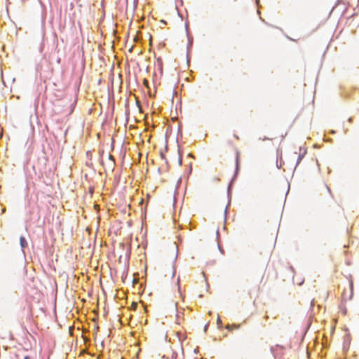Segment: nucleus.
Listing matches in <instances>:
<instances>
[{
  "mask_svg": "<svg viewBox=\"0 0 359 359\" xmlns=\"http://www.w3.org/2000/svg\"><path fill=\"white\" fill-rule=\"evenodd\" d=\"M239 156H240L239 151H236L235 172H234V175H233L231 182H229V184L228 185L227 195H228V198H229V204H228V205L225 208V212L227 211L228 207H229V205L230 204L231 195V187H232L233 182L236 179V177H237V176L238 175L239 170H240Z\"/></svg>",
  "mask_w": 359,
  "mask_h": 359,
  "instance_id": "nucleus-1",
  "label": "nucleus"
},
{
  "mask_svg": "<svg viewBox=\"0 0 359 359\" xmlns=\"http://www.w3.org/2000/svg\"><path fill=\"white\" fill-rule=\"evenodd\" d=\"M270 351L275 359H278L285 355V348L281 345L276 344V346H271Z\"/></svg>",
  "mask_w": 359,
  "mask_h": 359,
  "instance_id": "nucleus-2",
  "label": "nucleus"
},
{
  "mask_svg": "<svg viewBox=\"0 0 359 359\" xmlns=\"http://www.w3.org/2000/svg\"><path fill=\"white\" fill-rule=\"evenodd\" d=\"M186 26V31H187V37H188V45H187V59L189 60V52L193 45V37L189 36V25H188V23H186L185 25Z\"/></svg>",
  "mask_w": 359,
  "mask_h": 359,
  "instance_id": "nucleus-3",
  "label": "nucleus"
},
{
  "mask_svg": "<svg viewBox=\"0 0 359 359\" xmlns=\"http://www.w3.org/2000/svg\"><path fill=\"white\" fill-rule=\"evenodd\" d=\"M20 245L22 249L23 254L25 255V249L27 247V242L26 238L24 236H20Z\"/></svg>",
  "mask_w": 359,
  "mask_h": 359,
  "instance_id": "nucleus-4",
  "label": "nucleus"
},
{
  "mask_svg": "<svg viewBox=\"0 0 359 359\" xmlns=\"http://www.w3.org/2000/svg\"><path fill=\"white\" fill-rule=\"evenodd\" d=\"M302 150V147H299V151L301 152ZM303 152L302 153H300L299 156H298V158H297V164H296V167L298 165V164H299V163L301 162V161L303 159V158L304 157L305 154H306V149H303Z\"/></svg>",
  "mask_w": 359,
  "mask_h": 359,
  "instance_id": "nucleus-5",
  "label": "nucleus"
},
{
  "mask_svg": "<svg viewBox=\"0 0 359 359\" xmlns=\"http://www.w3.org/2000/svg\"><path fill=\"white\" fill-rule=\"evenodd\" d=\"M239 327H240V325H236V324H233V325L228 324L226 325V329L229 331H232L234 329L238 330V329H239Z\"/></svg>",
  "mask_w": 359,
  "mask_h": 359,
  "instance_id": "nucleus-6",
  "label": "nucleus"
},
{
  "mask_svg": "<svg viewBox=\"0 0 359 359\" xmlns=\"http://www.w3.org/2000/svg\"><path fill=\"white\" fill-rule=\"evenodd\" d=\"M217 324L218 328H222V326H223L222 321V320H221L219 316L217 317Z\"/></svg>",
  "mask_w": 359,
  "mask_h": 359,
  "instance_id": "nucleus-7",
  "label": "nucleus"
},
{
  "mask_svg": "<svg viewBox=\"0 0 359 359\" xmlns=\"http://www.w3.org/2000/svg\"><path fill=\"white\" fill-rule=\"evenodd\" d=\"M178 152H179V161H178V163H179V165H181L182 163V154H181L180 150L178 151Z\"/></svg>",
  "mask_w": 359,
  "mask_h": 359,
  "instance_id": "nucleus-8",
  "label": "nucleus"
},
{
  "mask_svg": "<svg viewBox=\"0 0 359 359\" xmlns=\"http://www.w3.org/2000/svg\"><path fill=\"white\" fill-rule=\"evenodd\" d=\"M24 359H36V355H25Z\"/></svg>",
  "mask_w": 359,
  "mask_h": 359,
  "instance_id": "nucleus-9",
  "label": "nucleus"
},
{
  "mask_svg": "<svg viewBox=\"0 0 359 359\" xmlns=\"http://www.w3.org/2000/svg\"><path fill=\"white\" fill-rule=\"evenodd\" d=\"M177 357V354L176 353H172V358L170 359H176Z\"/></svg>",
  "mask_w": 359,
  "mask_h": 359,
  "instance_id": "nucleus-10",
  "label": "nucleus"
},
{
  "mask_svg": "<svg viewBox=\"0 0 359 359\" xmlns=\"http://www.w3.org/2000/svg\"><path fill=\"white\" fill-rule=\"evenodd\" d=\"M176 320H177V323L178 324H180V315H179V313H177V314L176 315Z\"/></svg>",
  "mask_w": 359,
  "mask_h": 359,
  "instance_id": "nucleus-11",
  "label": "nucleus"
},
{
  "mask_svg": "<svg viewBox=\"0 0 359 359\" xmlns=\"http://www.w3.org/2000/svg\"><path fill=\"white\" fill-rule=\"evenodd\" d=\"M43 49V43H41V44H40V46H39V52H40V53H42Z\"/></svg>",
  "mask_w": 359,
  "mask_h": 359,
  "instance_id": "nucleus-12",
  "label": "nucleus"
},
{
  "mask_svg": "<svg viewBox=\"0 0 359 359\" xmlns=\"http://www.w3.org/2000/svg\"><path fill=\"white\" fill-rule=\"evenodd\" d=\"M348 132V128H345V126H344V134H347Z\"/></svg>",
  "mask_w": 359,
  "mask_h": 359,
  "instance_id": "nucleus-13",
  "label": "nucleus"
},
{
  "mask_svg": "<svg viewBox=\"0 0 359 359\" xmlns=\"http://www.w3.org/2000/svg\"><path fill=\"white\" fill-rule=\"evenodd\" d=\"M348 123H351L353 122V118L352 117H349L347 120Z\"/></svg>",
  "mask_w": 359,
  "mask_h": 359,
  "instance_id": "nucleus-14",
  "label": "nucleus"
},
{
  "mask_svg": "<svg viewBox=\"0 0 359 359\" xmlns=\"http://www.w3.org/2000/svg\"><path fill=\"white\" fill-rule=\"evenodd\" d=\"M109 158L110 160H111L112 161H114H114H115L114 157L112 155H109Z\"/></svg>",
  "mask_w": 359,
  "mask_h": 359,
  "instance_id": "nucleus-15",
  "label": "nucleus"
},
{
  "mask_svg": "<svg viewBox=\"0 0 359 359\" xmlns=\"http://www.w3.org/2000/svg\"><path fill=\"white\" fill-rule=\"evenodd\" d=\"M278 359H288V358L286 356V354L280 358H278Z\"/></svg>",
  "mask_w": 359,
  "mask_h": 359,
  "instance_id": "nucleus-16",
  "label": "nucleus"
},
{
  "mask_svg": "<svg viewBox=\"0 0 359 359\" xmlns=\"http://www.w3.org/2000/svg\"><path fill=\"white\" fill-rule=\"evenodd\" d=\"M175 272H176V269H175V266H173V273H172V276H175Z\"/></svg>",
  "mask_w": 359,
  "mask_h": 359,
  "instance_id": "nucleus-17",
  "label": "nucleus"
},
{
  "mask_svg": "<svg viewBox=\"0 0 359 359\" xmlns=\"http://www.w3.org/2000/svg\"><path fill=\"white\" fill-rule=\"evenodd\" d=\"M188 156L190 157V158H194V155L191 153H189L188 154Z\"/></svg>",
  "mask_w": 359,
  "mask_h": 359,
  "instance_id": "nucleus-18",
  "label": "nucleus"
},
{
  "mask_svg": "<svg viewBox=\"0 0 359 359\" xmlns=\"http://www.w3.org/2000/svg\"><path fill=\"white\" fill-rule=\"evenodd\" d=\"M208 326V325L207 324V325L204 327V332H206V331H207Z\"/></svg>",
  "mask_w": 359,
  "mask_h": 359,
  "instance_id": "nucleus-19",
  "label": "nucleus"
},
{
  "mask_svg": "<svg viewBox=\"0 0 359 359\" xmlns=\"http://www.w3.org/2000/svg\"><path fill=\"white\" fill-rule=\"evenodd\" d=\"M330 133H331V134H335V133H336V131L332 130H331V131H330Z\"/></svg>",
  "mask_w": 359,
  "mask_h": 359,
  "instance_id": "nucleus-20",
  "label": "nucleus"
},
{
  "mask_svg": "<svg viewBox=\"0 0 359 359\" xmlns=\"http://www.w3.org/2000/svg\"><path fill=\"white\" fill-rule=\"evenodd\" d=\"M161 156L162 158H165V155L163 153H161Z\"/></svg>",
  "mask_w": 359,
  "mask_h": 359,
  "instance_id": "nucleus-21",
  "label": "nucleus"
},
{
  "mask_svg": "<svg viewBox=\"0 0 359 359\" xmlns=\"http://www.w3.org/2000/svg\"><path fill=\"white\" fill-rule=\"evenodd\" d=\"M219 248L220 252H221L222 254H224V250H223L222 248H220V247H219Z\"/></svg>",
  "mask_w": 359,
  "mask_h": 359,
  "instance_id": "nucleus-22",
  "label": "nucleus"
},
{
  "mask_svg": "<svg viewBox=\"0 0 359 359\" xmlns=\"http://www.w3.org/2000/svg\"><path fill=\"white\" fill-rule=\"evenodd\" d=\"M177 284H178V287H180V278H178V279H177Z\"/></svg>",
  "mask_w": 359,
  "mask_h": 359,
  "instance_id": "nucleus-23",
  "label": "nucleus"
},
{
  "mask_svg": "<svg viewBox=\"0 0 359 359\" xmlns=\"http://www.w3.org/2000/svg\"><path fill=\"white\" fill-rule=\"evenodd\" d=\"M346 313V309L343 310V314L345 315Z\"/></svg>",
  "mask_w": 359,
  "mask_h": 359,
  "instance_id": "nucleus-24",
  "label": "nucleus"
},
{
  "mask_svg": "<svg viewBox=\"0 0 359 359\" xmlns=\"http://www.w3.org/2000/svg\"><path fill=\"white\" fill-rule=\"evenodd\" d=\"M192 171L191 167L189 169V173Z\"/></svg>",
  "mask_w": 359,
  "mask_h": 359,
  "instance_id": "nucleus-25",
  "label": "nucleus"
},
{
  "mask_svg": "<svg viewBox=\"0 0 359 359\" xmlns=\"http://www.w3.org/2000/svg\"><path fill=\"white\" fill-rule=\"evenodd\" d=\"M85 339V341H89V339H88V338H86V339Z\"/></svg>",
  "mask_w": 359,
  "mask_h": 359,
  "instance_id": "nucleus-26",
  "label": "nucleus"
},
{
  "mask_svg": "<svg viewBox=\"0 0 359 359\" xmlns=\"http://www.w3.org/2000/svg\"><path fill=\"white\" fill-rule=\"evenodd\" d=\"M263 140H269V138H267V137H264Z\"/></svg>",
  "mask_w": 359,
  "mask_h": 359,
  "instance_id": "nucleus-27",
  "label": "nucleus"
},
{
  "mask_svg": "<svg viewBox=\"0 0 359 359\" xmlns=\"http://www.w3.org/2000/svg\"><path fill=\"white\" fill-rule=\"evenodd\" d=\"M280 166H281V165H278L277 164V167H278V168H280Z\"/></svg>",
  "mask_w": 359,
  "mask_h": 359,
  "instance_id": "nucleus-28",
  "label": "nucleus"
},
{
  "mask_svg": "<svg viewBox=\"0 0 359 359\" xmlns=\"http://www.w3.org/2000/svg\"><path fill=\"white\" fill-rule=\"evenodd\" d=\"M5 210H6V209H5V208H4V209L2 210V212H5Z\"/></svg>",
  "mask_w": 359,
  "mask_h": 359,
  "instance_id": "nucleus-29",
  "label": "nucleus"
},
{
  "mask_svg": "<svg viewBox=\"0 0 359 359\" xmlns=\"http://www.w3.org/2000/svg\"><path fill=\"white\" fill-rule=\"evenodd\" d=\"M290 269H291L292 271H294V269H293L292 266H291Z\"/></svg>",
  "mask_w": 359,
  "mask_h": 359,
  "instance_id": "nucleus-30",
  "label": "nucleus"
}]
</instances>
